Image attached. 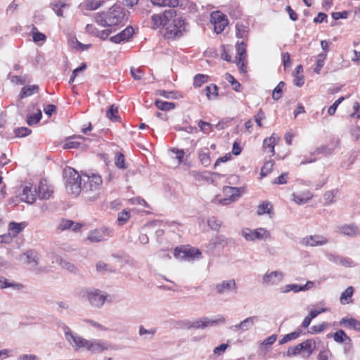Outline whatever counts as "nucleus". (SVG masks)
Wrapping results in <instances>:
<instances>
[{
  "mask_svg": "<svg viewBox=\"0 0 360 360\" xmlns=\"http://www.w3.org/2000/svg\"><path fill=\"white\" fill-rule=\"evenodd\" d=\"M62 328L65 333L66 340L75 351L84 348L91 353H101L104 351L113 349L112 344L108 341L101 339L86 340L74 334L67 326H63Z\"/></svg>",
  "mask_w": 360,
  "mask_h": 360,
  "instance_id": "obj_1",
  "label": "nucleus"
},
{
  "mask_svg": "<svg viewBox=\"0 0 360 360\" xmlns=\"http://www.w3.org/2000/svg\"><path fill=\"white\" fill-rule=\"evenodd\" d=\"M82 192L85 197L91 201H94L99 197L100 190L103 183L101 176L96 174H82Z\"/></svg>",
  "mask_w": 360,
  "mask_h": 360,
  "instance_id": "obj_2",
  "label": "nucleus"
},
{
  "mask_svg": "<svg viewBox=\"0 0 360 360\" xmlns=\"http://www.w3.org/2000/svg\"><path fill=\"white\" fill-rule=\"evenodd\" d=\"M65 172L67 191L75 196L78 195L82 191V175H79L76 170L71 168H69Z\"/></svg>",
  "mask_w": 360,
  "mask_h": 360,
  "instance_id": "obj_3",
  "label": "nucleus"
},
{
  "mask_svg": "<svg viewBox=\"0 0 360 360\" xmlns=\"http://www.w3.org/2000/svg\"><path fill=\"white\" fill-rule=\"evenodd\" d=\"M226 319L219 316L216 319H211L207 316H203L195 321H186L184 323V328L187 329H204L205 328L212 327L219 323H225Z\"/></svg>",
  "mask_w": 360,
  "mask_h": 360,
  "instance_id": "obj_4",
  "label": "nucleus"
},
{
  "mask_svg": "<svg viewBox=\"0 0 360 360\" xmlns=\"http://www.w3.org/2000/svg\"><path fill=\"white\" fill-rule=\"evenodd\" d=\"M166 35L168 38L180 37L185 31V20L181 17L172 18L166 25Z\"/></svg>",
  "mask_w": 360,
  "mask_h": 360,
  "instance_id": "obj_5",
  "label": "nucleus"
},
{
  "mask_svg": "<svg viewBox=\"0 0 360 360\" xmlns=\"http://www.w3.org/2000/svg\"><path fill=\"white\" fill-rule=\"evenodd\" d=\"M85 297L93 307L101 308L109 296L98 289L92 288L85 291Z\"/></svg>",
  "mask_w": 360,
  "mask_h": 360,
  "instance_id": "obj_6",
  "label": "nucleus"
},
{
  "mask_svg": "<svg viewBox=\"0 0 360 360\" xmlns=\"http://www.w3.org/2000/svg\"><path fill=\"white\" fill-rule=\"evenodd\" d=\"M112 229L107 227H101L90 231L87 239L92 243L106 240L112 236Z\"/></svg>",
  "mask_w": 360,
  "mask_h": 360,
  "instance_id": "obj_7",
  "label": "nucleus"
},
{
  "mask_svg": "<svg viewBox=\"0 0 360 360\" xmlns=\"http://www.w3.org/2000/svg\"><path fill=\"white\" fill-rule=\"evenodd\" d=\"M107 26L117 25L122 22L124 18V13L122 9L117 6H112L106 13Z\"/></svg>",
  "mask_w": 360,
  "mask_h": 360,
  "instance_id": "obj_8",
  "label": "nucleus"
},
{
  "mask_svg": "<svg viewBox=\"0 0 360 360\" xmlns=\"http://www.w3.org/2000/svg\"><path fill=\"white\" fill-rule=\"evenodd\" d=\"M176 16V11L166 10L162 14H155L151 16V20L153 23V28H158L160 26L166 27L168 20H172Z\"/></svg>",
  "mask_w": 360,
  "mask_h": 360,
  "instance_id": "obj_9",
  "label": "nucleus"
},
{
  "mask_svg": "<svg viewBox=\"0 0 360 360\" xmlns=\"http://www.w3.org/2000/svg\"><path fill=\"white\" fill-rule=\"evenodd\" d=\"M243 236L250 241H253L256 239L258 240H266L270 236V233L265 229L259 228L255 230L245 229L242 231Z\"/></svg>",
  "mask_w": 360,
  "mask_h": 360,
  "instance_id": "obj_10",
  "label": "nucleus"
},
{
  "mask_svg": "<svg viewBox=\"0 0 360 360\" xmlns=\"http://www.w3.org/2000/svg\"><path fill=\"white\" fill-rule=\"evenodd\" d=\"M211 22L217 34L222 32L229 24L226 16L220 11L213 12L211 14Z\"/></svg>",
  "mask_w": 360,
  "mask_h": 360,
  "instance_id": "obj_11",
  "label": "nucleus"
},
{
  "mask_svg": "<svg viewBox=\"0 0 360 360\" xmlns=\"http://www.w3.org/2000/svg\"><path fill=\"white\" fill-rule=\"evenodd\" d=\"M41 110L37 104L28 106V114L26 117V122L29 126L37 124L41 119Z\"/></svg>",
  "mask_w": 360,
  "mask_h": 360,
  "instance_id": "obj_12",
  "label": "nucleus"
},
{
  "mask_svg": "<svg viewBox=\"0 0 360 360\" xmlns=\"http://www.w3.org/2000/svg\"><path fill=\"white\" fill-rule=\"evenodd\" d=\"M37 188L34 186L32 184L29 183L25 185L22 191L20 193V199L22 201H24L29 204H32L35 202L37 198Z\"/></svg>",
  "mask_w": 360,
  "mask_h": 360,
  "instance_id": "obj_13",
  "label": "nucleus"
},
{
  "mask_svg": "<svg viewBox=\"0 0 360 360\" xmlns=\"http://www.w3.org/2000/svg\"><path fill=\"white\" fill-rule=\"evenodd\" d=\"M328 242L327 238L321 235L307 236L301 240V244L304 246H320Z\"/></svg>",
  "mask_w": 360,
  "mask_h": 360,
  "instance_id": "obj_14",
  "label": "nucleus"
},
{
  "mask_svg": "<svg viewBox=\"0 0 360 360\" xmlns=\"http://www.w3.org/2000/svg\"><path fill=\"white\" fill-rule=\"evenodd\" d=\"M284 274L280 271H274L266 273L262 278V283L264 285H277L283 279Z\"/></svg>",
  "mask_w": 360,
  "mask_h": 360,
  "instance_id": "obj_15",
  "label": "nucleus"
},
{
  "mask_svg": "<svg viewBox=\"0 0 360 360\" xmlns=\"http://www.w3.org/2000/svg\"><path fill=\"white\" fill-rule=\"evenodd\" d=\"M258 321V316H252L246 318L239 323L236 324L231 327V329L236 332H245L250 330L255 323Z\"/></svg>",
  "mask_w": 360,
  "mask_h": 360,
  "instance_id": "obj_16",
  "label": "nucleus"
},
{
  "mask_svg": "<svg viewBox=\"0 0 360 360\" xmlns=\"http://www.w3.org/2000/svg\"><path fill=\"white\" fill-rule=\"evenodd\" d=\"M314 286V282L307 281L306 284L300 285L298 284H288L283 287H281L279 290L281 293H288L290 291L294 292H298L300 291H306Z\"/></svg>",
  "mask_w": 360,
  "mask_h": 360,
  "instance_id": "obj_17",
  "label": "nucleus"
},
{
  "mask_svg": "<svg viewBox=\"0 0 360 360\" xmlns=\"http://www.w3.org/2000/svg\"><path fill=\"white\" fill-rule=\"evenodd\" d=\"M53 193L52 186L48 184L46 179L40 181L38 186V196L40 200H49Z\"/></svg>",
  "mask_w": 360,
  "mask_h": 360,
  "instance_id": "obj_18",
  "label": "nucleus"
},
{
  "mask_svg": "<svg viewBox=\"0 0 360 360\" xmlns=\"http://www.w3.org/2000/svg\"><path fill=\"white\" fill-rule=\"evenodd\" d=\"M227 245V240L224 236H215L213 237L207 245V251L212 253L217 249L224 248Z\"/></svg>",
  "mask_w": 360,
  "mask_h": 360,
  "instance_id": "obj_19",
  "label": "nucleus"
},
{
  "mask_svg": "<svg viewBox=\"0 0 360 360\" xmlns=\"http://www.w3.org/2000/svg\"><path fill=\"white\" fill-rule=\"evenodd\" d=\"M236 283L234 279L223 281L215 285V289L219 294H223L231 291L236 292Z\"/></svg>",
  "mask_w": 360,
  "mask_h": 360,
  "instance_id": "obj_20",
  "label": "nucleus"
},
{
  "mask_svg": "<svg viewBox=\"0 0 360 360\" xmlns=\"http://www.w3.org/2000/svg\"><path fill=\"white\" fill-rule=\"evenodd\" d=\"M338 232L349 237H356L360 234L359 228L354 224H345L338 227Z\"/></svg>",
  "mask_w": 360,
  "mask_h": 360,
  "instance_id": "obj_21",
  "label": "nucleus"
},
{
  "mask_svg": "<svg viewBox=\"0 0 360 360\" xmlns=\"http://www.w3.org/2000/svg\"><path fill=\"white\" fill-rule=\"evenodd\" d=\"M51 259H56V262L61 266L62 268L67 269L70 272H76L77 268L75 265L69 261L63 259L60 257L56 255L54 252L51 253Z\"/></svg>",
  "mask_w": 360,
  "mask_h": 360,
  "instance_id": "obj_22",
  "label": "nucleus"
},
{
  "mask_svg": "<svg viewBox=\"0 0 360 360\" xmlns=\"http://www.w3.org/2000/svg\"><path fill=\"white\" fill-rule=\"evenodd\" d=\"M20 259L27 264L34 263L35 265H38L39 264L38 255L37 252L33 250H27L25 253L20 255Z\"/></svg>",
  "mask_w": 360,
  "mask_h": 360,
  "instance_id": "obj_23",
  "label": "nucleus"
},
{
  "mask_svg": "<svg viewBox=\"0 0 360 360\" xmlns=\"http://www.w3.org/2000/svg\"><path fill=\"white\" fill-rule=\"evenodd\" d=\"M340 326H345L349 328H353L356 330L360 331V321L354 318H342L340 322Z\"/></svg>",
  "mask_w": 360,
  "mask_h": 360,
  "instance_id": "obj_24",
  "label": "nucleus"
},
{
  "mask_svg": "<svg viewBox=\"0 0 360 360\" xmlns=\"http://www.w3.org/2000/svg\"><path fill=\"white\" fill-rule=\"evenodd\" d=\"M82 227L79 223H75L71 220L62 219L58 225V229L61 231L72 229V231H77Z\"/></svg>",
  "mask_w": 360,
  "mask_h": 360,
  "instance_id": "obj_25",
  "label": "nucleus"
},
{
  "mask_svg": "<svg viewBox=\"0 0 360 360\" xmlns=\"http://www.w3.org/2000/svg\"><path fill=\"white\" fill-rule=\"evenodd\" d=\"M39 88L37 85H28L22 88L21 91L18 95L19 99H22L25 97L30 96L34 94L38 93Z\"/></svg>",
  "mask_w": 360,
  "mask_h": 360,
  "instance_id": "obj_26",
  "label": "nucleus"
},
{
  "mask_svg": "<svg viewBox=\"0 0 360 360\" xmlns=\"http://www.w3.org/2000/svg\"><path fill=\"white\" fill-rule=\"evenodd\" d=\"M7 288H12L18 290H21L24 288V285L20 283L9 282L6 278L0 276V289Z\"/></svg>",
  "mask_w": 360,
  "mask_h": 360,
  "instance_id": "obj_27",
  "label": "nucleus"
},
{
  "mask_svg": "<svg viewBox=\"0 0 360 360\" xmlns=\"http://www.w3.org/2000/svg\"><path fill=\"white\" fill-rule=\"evenodd\" d=\"M302 346V352L307 353L309 357L316 349V342L313 339H309L300 344Z\"/></svg>",
  "mask_w": 360,
  "mask_h": 360,
  "instance_id": "obj_28",
  "label": "nucleus"
},
{
  "mask_svg": "<svg viewBox=\"0 0 360 360\" xmlns=\"http://www.w3.org/2000/svg\"><path fill=\"white\" fill-rule=\"evenodd\" d=\"M236 30L237 38L248 40L249 33V27L248 25H244L242 22H237L236 25Z\"/></svg>",
  "mask_w": 360,
  "mask_h": 360,
  "instance_id": "obj_29",
  "label": "nucleus"
},
{
  "mask_svg": "<svg viewBox=\"0 0 360 360\" xmlns=\"http://www.w3.org/2000/svg\"><path fill=\"white\" fill-rule=\"evenodd\" d=\"M198 158L201 164L205 167H208L211 164V158L208 148H202L198 153Z\"/></svg>",
  "mask_w": 360,
  "mask_h": 360,
  "instance_id": "obj_30",
  "label": "nucleus"
},
{
  "mask_svg": "<svg viewBox=\"0 0 360 360\" xmlns=\"http://www.w3.org/2000/svg\"><path fill=\"white\" fill-rule=\"evenodd\" d=\"M225 195L231 198V200L236 201L240 196V188L237 187L226 186L224 188Z\"/></svg>",
  "mask_w": 360,
  "mask_h": 360,
  "instance_id": "obj_31",
  "label": "nucleus"
},
{
  "mask_svg": "<svg viewBox=\"0 0 360 360\" xmlns=\"http://www.w3.org/2000/svg\"><path fill=\"white\" fill-rule=\"evenodd\" d=\"M354 294V288L352 286L348 287L344 292H342L340 302L342 304H347L352 302V296Z\"/></svg>",
  "mask_w": 360,
  "mask_h": 360,
  "instance_id": "obj_32",
  "label": "nucleus"
},
{
  "mask_svg": "<svg viewBox=\"0 0 360 360\" xmlns=\"http://www.w3.org/2000/svg\"><path fill=\"white\" fill-rule=\"evenodd\" d=\"M72 139H82L86 140V139L83 137L82 136H75L72 137H70L67 142L63 145L64 149H70V148H79L81 147V143L78 141H74Z\"/></svg>",
  "mask_w": 360,
  "mask_h": 360,
  "instance_id": "obj_33",
  "label": "nucleus"
},
{
  "mask_svg": "<svg viewBox=\"0 0 360 360\" xmlns=\"http://www.w3.org/2000/svg\"><path fill=\"white\" fill-rule=\"evenodd\" d=\"M25 228V223L10 222L8 224L9 235L12 234V238L15 237Z\"/></svg>",
  "mask_w": 360,
  "mask_h": 360,
  "instance_id": "obj_34",
  "label": "nucleus"
},
{
  "mask_svg": "<svg viewBox=\"0 0 360 360\" xmlns=\"http://www.w3.org/2000/svg\"><path fill=\"white\" fill-rule=\"evenodd\" d=\"M151 3L160 7L175 8L179 6V0H150Z\"/></svg>",
  "mask_w": 360,
  "mask_h": 360,
  "instance_id": "obj_35",
  "label": "nucleus"
},
{
  "mask_svg": "<svg viewBox=\"0 0 360 360\" xmlns=\"http://www.w3.org/2000/svg\"><path fill=\"white\" fill-rule=\"evenodd\" d=\"M333 339L336 342L343 343L346 341L351 342V339L348 337L343 330H339L333 334Z\"/></svg>",
  "mask_w": 360,
  "mask_h": 360,
  "instance_id": "obj_36",
  "label": "nucleus"
},
{
  "mask_svg": "<svg viewBox=\"0 0 360 360\" xmlns=\"http://www.w3.org/2000/svg\"><path fill=\"white\" fill-rule=\"evenodd\" d=\"M246 44L243 41L241 42H238L236 44V51H237V56L236 58H247V53H246Z\"/></svg>",
  "mask_w": 360,
  "mask_h": 360,
  "instance_id": "obj_37",
  "label": "nucleus"
},
{
  "mask_svg": "<svg viewBox=\"0 0 360 360\" xmlns=\"http://www.w3.org/2000/svg\"><path fill=\"white\" fill-rule=\"evenodd\" d=\"M273 209L272 205L269 202H263L261 205L258 206L257 209V214L262 215L264 214H270Z\"/></svg>",
  "mask_w": 360,
  "mask_h": 360,
  "instance_id": "obj_38",
  "label": "nucleus"
},
{
  "mask_svg": "<svg viewBox=\"0 0 360 360\" xmlns=\"http://www.w3.org/2000/svg\"><path fill=\"white\" fill-rule=\"evenodd\" d=\"M156 107L161 110H169L175 107L174 103L163 101L160 100H156L155 102Z\"/></svg>",
  "mask_w": 360,
  "mask_h": 360,
  "instance_id": "obj_39",
  "label": "nucleus"
},
{
  "mask_svg": "<svg viewBox=\"0 0 360 360\" xmlns=\"http://www.w3.org/2000/svg\"><path fill=\"white\" fill-rule=\"evenodd\" d=\"M301 334V330L294 331L288 333L283 336V338L279 340L280 345L285 344L291 340L297 339Z\"/></svg>",
  "mask_w": 360,
  "mask_h": 360,
  "instance_id": "obj_40",
  "label": "nucleus"
},
{
  "mask_svg": "<svg viewBox=\"0 0 360 360\" xmlns=\"http://www.w3.org/2000/svg\"><path fill=\"white\" fill-rule=\"evenodd\" d=\"M285 83L283 82H280L274 88L272 92V98L274 101H278L282 97L283 89Z\"/></svg>",
  "mask_w": 360,
  "mask_h": 360,
  "instance_id": "obj_41",
  "label": "nucleus"
},
{
  "mask_svg": "<svg viewBox=\"0 0 360 360\" xmlns=\"http://www.w3.org/2000/svg\"><path fill=\"white\" fill-rule=\"evenodd\" d=\"M118 109L114 105H112L109 110L106 112V117L112 121H118L120 117L117 115Z\"/></svg>",
  "mask_w": 360,
  "mask_h": 360,
  "instance_id": "obj_42",
  "label": "nucleus"
},
{
  "mask_svg": "<svg viewBox=\"0 0 360 360\" xmlns=\"http://www.w3.org/2000/svg\"><path fill=\"white\" fill-rule=\"evenodd\" d=\"M69 7V4L58 1L53 4V9L58 16H63V9Z\"/></svg>",
  "mask_w": 360,
  "mask_h": 360,
  "instance_id": "obj_43",
  "label": "nucleus"
},
{
  "mask_svg": "<svg viewBox=\"0 0 360 360\" xmlns=\"http://www.w3.org/2000/svg\"><path fill=\"white\" fill-rule=\"evenodd\" d=\"M187 260H193L195 259H199L201 256V252L195 248H186Z\"/></svg>",
  "mask_w": 360,
  "mask_h": 360,
  "instance_id": "obj_44",
  "label": "nucleus"
},
{
  "mask_svg": "<svg viewBox=\"0 0 360 360\" xmlns=\"http://www.w3.org/2000/svg\"><path fill=\"white\" fill-rule=\"evenodd\" d=\"M226 79L231 84L232 89L236 91H240V84L229 73L225 75Z\"/></svg>",
  "mask_w": 360,
  "mask_h": 360,
  "instance_id": "obj_45",
  "label": "nucleus"
},
{
  "mask_svg": "<svg viewBox=\"0 0 360 360\" xmlns=\"http://www.w3.org/2000/svg\"><path fill=\"white\" fill-rule=\"evenodd\" d=\"M32 38L33 41L35 43H38L39 41H44L46 39V37L44 34L41 33L38 31L37 28L34 26H33L32 29Z\"/></svg>",
  "mask_w": 360,
  "mask_h": 360,
  "instance_id": "obj_46",
  "label": "nucleus"
},
{
  "mask_svg": "<svg viewBox=\"0 0 360 360\" xmlns=\"http://www.w3.org/2000/svg\"><path fill=\"white\" fill-rule=\"evenodd\" d=\"M302 352V346L298 344L295 346L288 347L285 354H283L284 356L292 357L296 356Z\"/></svg>",
  "mask_w": 360,
  "mask_h": 360,
  "instance_id": "obj_47",
  "label": "nucleus"
},
{
  "mask_svg": "<svg viewBox=\"0 0 360 360\" xmlns=\"http://www.w3.org/2000/svg\"><path fill=\"white\" fill-rule=\"evenodd\" d=\"M221 221L214 217H210L207 220V225L210 227L211 229L214 231H218L219 228L221 226Z\"/></svg>",
  "mask_w": 360,
  "mask_h": 360,
  "instance_id": "obj_48",
  "label": "nucleus"
},
{
  "mask_svg": "<svg viewBox=\"0 0 360 360\" xmlns=\"http://www.w3.org/2000/svg\"><path fill=\"white\" fill-rule=\"evenodd\" d=\"M274 165V162L273 160L266 161L261 169L260 175L265 176L269 174L273 169Z\"/></svg>",
  "mask_w": 360,
  "mask_h": 360,
  "instance_id": "obj_49",
  "label": "nucleus"
},
{
  "mask_svg": "<svg viewBox=\"0 0 360 360\" xmlns=\"http://www.w3.org/2000/svg\"><path fill=\"white\" fill-rule=\"evenodd\" d=\"M326 58V53H320L317 56L316 65L314 68V72L319 74L324 65V60Z\"/></svg>",
  "mask_w": 360,
  "mask_h": 360,
  "instance_id": "obj_50",
  "label": "nucleus"
},
{
  "mask_svg": "<svg viewBox=\"0 0 360 360\" xmlns=\"http://www.w3.org/2000/svg\"><path fill=\"white\" fill-rule=\"evenodd\" d=\"M174 256L178 259L187 260V253L186 248H176L174 250Z\"/></svg>",
  "mask_w": 360,
  "mask_h": 360,
  "instance_id": "obj_51",
  "label": "nucleus"
},
{
  "mask_svg": "<svg viewBox=\"0 0 360 360\" xmlns=\"http://www.w3.org/2000/svg\"><path fill=\"white\" fill-rule=\"evenodd\" d=\"M134 30L131 27L129 26L127 28H125L124 30L118 33V34L120 36L121 39L123 41L128 40L133 34Z\"/></svg>",
  "mask_w": 360,
  "mask_h": 360,
  "instance_id": "obj_52",
  "label": "nucleus"
},
{
  "mask_svg": "<svg viewBox=\"0 0 360 360\" xmlns=\"http://www.w3.org/2000/svg\"><path fill=\"white\" fill-rule=\"evenodd\" d=\"M208 76L206 75L198 74L194 77V86L199 87L207 81Z\"/></svg>",
  "mask_w": 360,
  "mask_h": 360,
  "instance_id": "obj_53",
  "label": "nucleus"
},
{
  "mask_svg": "<svg viewBox=\"0 0 360 360\" xmlns=\"http://www.w3.org/2000/svg\"><path fill=\"white\" fill-rule=\"evenodd\" d=\"M217 90H218V88L215 84H211L210 86H207L205 88L206 96H207V98L209 100H210L212 95L217 97L218 95Z\"/></svg>",
  "mask_w": 360,
  "mask_h": 360,
  "instance_id": "obj_54",
  "label": "nucleus"
},
{
  "mask_svg": "<svg viewBox=\"0 0 360 360\" xmlns=\"http://www.w3.org/2000/svg\"><path fill=\"white\" fill-rule=\"evenodd\" d=\"M198 125L200 130L205 134H207L209 131H212L213 130L212 125L210 123L202 120H200Z\"/></svg>",
  "mask_w": 360,
  "mask_h": 360,
  "instance_id": "obj_55",
  "label": "nucleus"
},
{
  "mask_svg": "<svg viewBox=\"0 0 360 360\" xmlns=\"http://www.w3.org/2000/svg\"><path fill=\"white\" fill-rule=\"evenodd\" d=\"M102 4L101 0H88L86 3V7L88 10H96Z\"/></svg>",
  "mask_w": 360,
  "mask_h": 360,
  "instance_id": "obj_56",
  "label": "nucleus"
},
{
  "mask_svg": "<svg viewBox=\"0 0 360 360\" xmlns=\"http://www.w3.org/2000/svg\"><path fill=\"white\" fill-rule=\"evenodd\" d=\"M107 14L106 13H96L95 15L96 22L103 27H107Z\"/></svg>",
  "mask_w": 360,
  "mask_h": 360,
  "instance_id": "obj_57",
  "label": "nucleus"
},
{
  "mask_svg": "<svg viewBox=\"0 0 360 360\" xmlns=\"http://www.w3.org/2000/svg\"><path fill=\"white\" fill-rule=\"evenodd\" d=\"M96 271L98 272L113 271L111 267L103 262H98L96 264Z\"/></svg>",
  "mask_w": 360,
  "mask_h": 360,
  "instance_id": "obj_58",
  "label": "nucleus"
},
{
  "mask_svg": "<svg viewBox=\"0 0 360 360\" xmlns=\"http://www.w3.org/2000/svg\"><path fill=\"white\" fill-rule=\"evenodd\" d=\"M115 165L120 169L126 168L124 163V156L120 153H117L116 155Z\"/></svg>",
  "mask_w": 360,
  "mask_h": 360,
  "instance_id": "obj_59",
  "label": "nucleus"
},
{
  "mask_svg": "<svg viewBox=\"0 0 360 360\" xmlns=\"http://www.w3.org/2000/svg\"><path fill=\"white\" fill-rule=\"evenodd\" d=\"M32 132L31 129L27 127H20L15 130V135L18 137H24Z\"/></svg>",
  "mask_w": 360,
  "mask_h": 360,
  "instance_id": "obj_60",
  "label": "nucleus"
},
{
  "mask_svg": "<svg viewBox=\"0 0 360 360\" xmlns=\"http://www.w3.org/2000/svg\"><path fill=\"white\" fill-rule=\"evenodd\" d=\"M129 218V214L123 210L118 214L117 221L120 225L125 224Z\"/></svg>",
  "mask_w": 360,
  "mask_h": 360,
  "instance_id": "obj_61",
  "label": "nucleus"
},
{
  "mask_svg": "<svg viewBox=\"0 0 360 360\" xmlns=\"http://www.w3.org/2000/svg\"><path fill=\"white\" fill-rule=\"evenodd\" d=\"M255 121L258 125V127H262V121L265 118L264 112L262 111V109H259V110L257 112V113L255 115Z\"/></svg>",
  "mask_w": 360,
  "mask_h": 360,
  "instance_id": "obj_62",
  "label": "nucleus"
},
{
  "mask_svg": "<svg viewBox=\"0 0 360 360\" xmlns=\"http://www.w3.org/2000/svg\"><path fill=\"white\" fill-rule=\"evenodd\" d=\"M131 75L134 79L139 80L142 78L143 71L141 68H131Z\"/></svg>",
  "mask_w": 360,
  "mask_h": 360,
  "instance_id": "obj_63",
  "label": "nucleus"
},
{
  "mask_svg": "<svg viewBox=\"0 0 360 360\" xmlns=\"http://www.w3.org/2000/svg\"><path fill=\"white\" fill-rule=\"evenodd\" d=\"M336 191H329L325 193L324 199L327 203H332L336 195Z\"/></svg>",
  "mask_w": 360,
  "mask_h": 360,
  "instance_id": "obj_64",
  "label": "nucleus"
}]
</instances>
